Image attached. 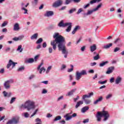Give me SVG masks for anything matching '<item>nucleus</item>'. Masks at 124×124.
Here are the masks:
<instances>
[{
  "label": "nucleus",
  "instance_id": "f257e3e1",
  "mask_svg": "<svg viewBox=\"0 0 124 124\" xmlns=\"http://www.w3.org/2000/svg\"><path fill=\"white\" fill-rule=\"evenodd\" d=\"M54 40L51 41L50 45L52 46L53 50L57 49V44L59 51H62V54H66L64 57L67 58V54L68 52L66 51V47L65 46V38L59 32L54 33L53 36Z\"/></svg>",
  "mask_w": 124,
  "mask_h": 124
},
{
  "label": "nucleus",
  "instance_id": "f03ea898",
  "mask_svg": "<svg viewBox=\"0 0 124 124\" xmlns=\"http://www.w3.org/2000/svg\"><path fill=\"white\" fill-rule=\"evenodd\" d=\"M102 117H104V121H107L108 118H109V113L107 111L103 110V111H98L96 115V118H97V120L98 122H100L101 121V118Z\"/></svg>",
  "mask_w": 124,
  "mask_h": 124
},
{
  "label": "nucleus",
  "instance_id": "7ed1b4c3",
  "mask_svg": "<svg viewBox=\"0 0 124 124\" xmlns=\"http://www.w3.org/2000/svg\"><path fill=\"white\" fill-rule=\"evenodd\" d=\"M23 107H24L25 109H27L28 111H30V110H31V109H34V108H35L34 102L31 101V100H27L25 102L24 105H21L20 108H23Z\"/></svg>",
  "mask_w": 124,
  "mask_h": 124
},
{
  "label": "nucleus",
  "instance_id": "20e7f679",
  "mask_svg": "<svg viewBox=\"0 0 124 124\" xmlns=\"http://www.w3.org/2000/svg\"><path fill=\"white\" fill-rule=\"evenodd\" d=\"M93 93L91 92L88 93V94H85L82 96V99L86 104L88 105L91 103V100L86 98H90L91 96H93Z\"/></svg>",
  "mask_w": 124,
  "mask_h": 124
},
{
  "label": "nucleus",
  "instance_id": "39448f33",
  "mask_svg": "<svg viewBox=\"0 0 124 124\" xmlns=\"http://www.w3.org/2000/svg\"><path fill=\"white\" fill-rule=\"evenodd\" d=\"M87 73L86 70H82L81 72L77 71L76 72V80L78 81L80 80V79H81V77H82V76L87 75Z\"/></svg>",
  "mask_w": 124,
  "mask_h": 124
},
{
  "label": "nucleus",
  "instance_id": "423d86ee",
  "mask_svg": "<svg viewBox=\"0 0 124 124\" xmlns=\"http://www.w3.org/2000/svg\"><path fill=\"white\" fill-rule=\"evenodd\" d=\"M13 83V81H12V79H10L8 80H6L4 83V87L5 89L6 90H8V89H10V84Z\"/></svg>",
  "mask_w": 124,
  "mask_h": 124
},
{
  "label": "nucleus",
  "instance_id": "0eeeda50",
  "mask_svg": "<svg viewBox=\"0 0 124 124\" xmlns=\"http://www.w3.org/2000/svg\"><path fill=\"white\" fill-rule=\"evenodd\" d=\"M19 123V118L16 119L15 117L13 118L11 120H9L6 124H18Z\"/></svg>",
  "mask_w": 124,
  "mask_h": 124
},
{
  "label": "nucleus",
  "instance_id": "6e6552de",
  "mask_svg": "<svg viewBox=\"0 0 124 124\" xmlns=\"http://www.w3.org/2000/svg\"><path fill=\"white\" fill-rule=\"evenodd\" d=\"M62 0H57L54 3H53L52 6L53 7H55V8H57V7H59V6H61V5H62Z\"/></svg>",
  "mask_w": 124,
  "mask_h": 124
},
{
  "label": "nucleus",
  "instance_id": "1a4fd4ad",
  "mask_svg": "<svg viewBox=\"0 0 124 124\" xmlns=\"http://www.w3.org/2000/svg\"><path fill=\"white\" fill-rule=\"evenodd\" d=\"M17 62H14L12 61V60H10L9 61V62L7 65V68L8 69V68H10V67L12 65V68H14V67H15V65L17 64Z\"/></svg>",
  "mask_w": 124,
  "mask_h": 124
},
{
  "label": "nucleus",
  "instance_id": "9d476101",
  "mask_svg": "<svg viewBox=\"0 0 124 124\" xmlns=\"http://www.w3.org/2000/svg\"><path fill=\"white\" fill-rule=\"evenodd\" d=\"M69 23H63V20H61V22L58 24V27H60V28H65V27H67L68 26V24Z\"/></svg>",
  "mask_w": 124,
  "mask_h": 124
},
{
  "label": "nucleus",
  "instance_id": "9b49d317",
  "mask_svg": "<svg viewBox=\"0 0 124 124\" xmlns=\"http://www.w3.org/2000/svg\"><path fill=\"white\" fill-rule=\"evenodd\" d=\"M115 69V67L111 66L108 68L107 71L106 72L107 74H111L114 71Z\"/></svg>",
  "mask_w": 124,
  "mask_h": 124
},
{
  "label": "nucleus",
  "instance_id": "f8f14e48",
  "mask_svg": "<svg viewBox=\"0 0 124 124\" xmlns=\"http://www.w3.org/2000/svg\"><path fill=\"white\" fill-rule=\"evenodd\" d=\"M71 114L72 112L67 113L64 116V118H65L66 121H69V120H71L72 119V116H71Z\"/></svg>",
  "mask_w": 124,
  "mask_h": 124
},
{
  "label": "nucleus",
  "instance_id": "ddd939ff",
  "mask_svg": "<svg viewBox=\"0 0 124 124\" xmlns=\"http://www.w3.org/2000/svg\"><path fill=\"white\" fill-rule=\"evenodd\" d=\"M54 15V12L53 11H47L46 14L45 15V16L46 17H50V16H53Z\"/></svg>",
  "mask_w": 124,
  "mask_h": 124
},
{
  "label": "nucleus",
  "instance_id": "4468645a",
  "mask_svg": "<svg viewBox=\"0 0 124 124\" xmlns=\"http://www.w3.org/2000/svg\"><path fill=\"white\" fill-rule=\"evenodd\" d=\"M75 92H76V89H73L68 93L66 94V96H70V95H73V94L74 93H75Z\"/></svg>",
  "mask_w": 124,
  "mask_h": 124
},
{
  "label": "nucleus",
  "instance_id": "2eb2a0df",
  "mask_svg": "<svg viewBox=\"0 0 124 124\" xmlns=\"http://www.w3.org/2000/svg\"><path fill=\"white\" fill-rule=\"evenodd\" d=\"M102 100H103V97L100 96V97L98 98V99L94 101L93 104L95 105L97 104L98 102H101V101H102Z\"/></svg>",
  "mask_w": 124,
  "mask_h": 124
},
{
  "label": "nucleus",
  "instance_id": "dca6fc26",
  "mask_svg": "<svg viewBox=\"0 0 124 124\" xmlns=\"http://www.w3.org/2000/svg\"><path fill=\"white\" fill-rule=\"evenodd\" d=\"M20 30V26H19V24L16 23L14 25V31H19Z\"/></svg>",
  "mask_w": 124,
  "mask_h": 124
},
{
  "label": "nucleus",
  "instance_id": "f3484780",
  "mask_svg": "<svg viewBox=\"0 0 124 124\" xmlns=\"http://www.w3.org/2000/svg\"><path fill=\"white\" fill-rule=\"evenodd\" d=\"M90 50L92 52H94L96 50V45L93 44V45L90 46Z\"/></svg>",
  "mask_w": 124,
  "mask_h": 124
},
{
  "label": "nucleus",
  "instance_id": "a211bd4d",
  "mask_svg": "<svg viewBox=\"0 0 124 124\" xmlns=\"http://www.w3.org/2000/svg\"><path fill=\"white\" fill-rule=\"evenodd\" d=\"M24 36H19L18 37H14L13 40H14V41H18L19 40H22Z\"/></svg>",
  "mask_w": 124,
  "mask_h": 124
},
{
  "label": "nucleus",
  "instance_id": "6ab92c4d",
  "mask_svg": "<svg viewBox=\"0 0 124 124\" xmlns=\"http://www.w3.org/2000/svg\"><path fill=\"white\" fill-rule=\"evenodd\" d=\"M95 12V11H94V9L93 10H88L86 14H84V15L88 16V15H91V14H93V12Z\"/></svg>",
  "mask_w": 124,
  "mask_h": 124
},
{
  "label": "nucleus",
  "instance_id": "aec40b11",
  "mask_svg": "<svg viewBox=\"0 0 124 124\" xmlns=\"http://www.w3.org/2000/svg\"><path fill=\"white\" fill-rule=\"evenodd\" d=\"M83 103L84 102H83V101H79L77 103V104L75 106V108L77 109V108H78V107H79L80 105H82V104H83Z\"/></svg>",
  "mask_w": 124,
  "mask_h": 124
},
{
  "label": "nucleus",
  "instance_id": "412c9836",
  "mask_svg": "<svg viewBox=\"0 0 124 124\" xmlns=\"http://www.w3.org/2000/svg\"><path fill=\"white\" fill-rule=\"evenodd\" d=\"M68 26V28L66 29V31L67 32H69L71 31V28H72V23H69Z\"/></svg>",
  "mask_w": 124,
  "mask_h": 124
},
{
  "label": "nucleus",
  "instance_id": "4be33fe9",
  "mask_svg": "<svg viewBox=\"0 0 124 124\" xmlns=\"http://www.w3.org/2000/svg\"><path fill=\"white\" fill-rule=\"evenodd\" d=\"M37 37H38V33H36L33 34L31 36V40H33V39H36V38H37Z\"/></svg>",
  "mask_w": 124,
  "mask_h": 124
},
{
  "label": "nucleus",
  "instance_id": "5701e85b",
  "mask_svg": "<svg viewBox=\"0 0 124 124\" xmlns=\"http://www.w3.org/2000/svg\"><path fill=\"white\" fill-rule=\"evenodd\" d=\"M121 81H122V78L120 77H118L115 80V83L117 84H120V83H121Z\"/></svg>",
  "mask_w": 124,
  "mask_h": 124
},
{
  "label": "nucleus",
  "instance_id": "b1692460",
  "mask_svg": "<svg viewBox=\"0 0 124 124\" xmlns=\"http://www.w3.org/2000/svg\"><path fill=\"white\" fill-rule=\"evenodd\" d=\"M88 110H89V107L86 106V107H83L81 109V112L82 113H85V112H86V111H88Z\"/></svg>",
  "mask_w": 124,
  "mask_h": 124
},
{
  "label": "nucleus",
  "instance_id": "393cba45",
  "mask_svg": "<svg viewBox=\"0 0 124 124\" xmlns=\"http://www.w3.org/2000/svg\"><path fill=\"white\" fill-rule=\"evenodd\" d=\"M112 46H113V44L110 43L108 45L104 46L103 48H104V49H109V48H110V47H112Z\"/></svg>",
  "mask_w": 124,
  "mask_h": 124
},
{
  "label": "nucleus",
  "instance_id": "a878e982",
  "mask_svg": "<svg viewBox=\"0 0 124 124\" xmlns=\"http://www.w3.org/2000/svg\"><path fill=\"white\" fill-rule=\"evenodd\" d=\"M79 28H80V27H79V26H76V27L75 28L74 30L72 31V33L73 34H75V33L76 32V31H77V30H78V29H79Z\"/></svg>",
  "mask_w": 124,
  "mask_h": 124
},
{
  "label": "nucleus",
  "instance_id": "bb28decb",
  "mask_svg": "<svg viewBox=\"0 0 124 124\" xmlns=\"http://www.w3.org/2000/svg\"><path fill=\"white\" fill-rule=\"evenodd\" d=\"M101 1V0H92L90 1V4H93V3H95V2H99Z\"/></svg>",
  "mask_w": 124,
  "mask_h": 124
},
{
  "label": "nucleus",
  "instance_id": "cd10ccee",
  "mask_svg": "<svg viewBox=\"0 0 124 124\" xmlns=\"http://www.w3.org/2000/svg\"><path fill=\"white\" fill-rule=\"evenodd\" d=\"M107 63H108V61H106V62H104L102 63H100L99 64V66L100 67H102L103 66H104V65L107 64Z\"/></svg>",
  "mask_w": 124,
  "mask_h": 124
},
{
  "label": "nucleus",
  "instance_id": "c85d7f7f",
  "mask_svg": "<svg viewBox=\"0 0 124 124\" xmlns=\"http://www.w3.org/2000/svg\"><path fill=\"white\" fill-rule=\"evenodd\" d=\"M34 62V59L33 58H30L27 61V62L28 63H32Z\"/></svg>",
  "mask_w": 124,
  "mask_h": 124
},
{
  "label": "nucleus",
  "instance_id": "c756f323",
  "mask_svg": "<svg viewBox=\"0 0 124 124\" xmlns=\"http://www.w3.org/2000/svg\"><path fill=\"white\" fill-rule=\"evenodd\" d=\"M43 42V39H42V38H40L36 42V44H40V43H41Z\"/></svg>",
  "mask_w": 124,
  "mask_h": 124
},
{
  "label": "nucleus",
  "instance_id": "7c9ffc66",
  "mask_svg": "<svg viewBox=\"0 0 124 124\" xmlns=\"http://www.w3.org/2000/svg\"><path fill=\"white\" fill-rule=\"evenodd\" d=\"M101 6H102V4H101V3L98 5L96 8L93 9L94 11H97V10H98V9H99V8H100V7H101Z\"/></svg>",
  "mask_w": 124,
  "mask_h": 124
},
{
  "label": "nucleus",
  "instance_id": "2f4dec72",
  "mask_svg": "<svg viewBox=\"0 0 124 124\" xmlns=\"http://www.w3.org/2000/svg\"><path fill=\"white\" fill-rule=\"evenodd\" d=\"M62 120V117L61 116H57L54 120V122H57V121H60Z\"/></svg>",
  "mask_w": 124,
  "mask_h": 124
},
{
  "label": "nucleus",
  "instance_id": "473e14b6",
  "mask_svg": "<svg viewBox=\"0 0 124 124\" xmlns=\"http://www.w3.org/2000/svg\"><path fill=\"white\" fill-rule=\"evenodd\" d=\"M121 40L120 38H117L116 39H115V41L114 42V43H115V44H117V43H121Z\"/></svg>",
  "mask_w": 124,
  "mask_h": 124
},
{
  "label": "nucleus",
  "instance_id": "72a5a7b5",
  "mask_svg": "<svg viewBox=\"0 0 124 124\" xmlns=\"http://www.w3.org/2000/svg\"><path fill=\"white\" fill-rule=\"evenodd\" d=\"M100 57H99V54H97L96 56H94L93 57V60L94 61H97L98 60H99Z\"/></svg>",
  "mask_w": 124,
  "mask_h": 124
},
{
  "label": "nucleus",
  "instance_id": "f704fd0d",
  "mask_svg": "<svg viewBox=\"0 0 124 124\" xmlns=\"http://www.w3.org/2000/svg\"><path fill=\"white\" fill-rule=\"evenodd\" d=\"M17 51H20V53L23 52V48H22V45H20L18 46Z\"/></svg>",
  "mask_w": 124,
  "mask_h": 124
},
{
  "label": "nucleus",
  "instance_id": "c9c22d12",
  "mask_svg": "<svg viewBox=\"0 0 124 124\" xmlns=\"http://www.w3.org/2000/svg\"><path fill=\"white\" fill-rule=\"evenodd\" d=\"M76 11V8H73L69 11V14H72L73 12H75Z\"/></svg>",
  "mask_w": 124,
  "mask_h": 124
},
{
  "label": "nucleus",
  "instance_id": "e433bc0d",
  "mask_svg": "<svg viewBox=\"0 0 124 124\" xmlns=\"http://www.w3.org/2000/svg\"><path fill=\"white\" fill-rule=\"evenodd\" d=\"M43 69L44 70V72L46 71V69L44 68V67H42L40 69L39 71L40 74H41L42 73V72L43 71Z\"/></svg>",
  "mask_w": 124,
  "mask_h": 124
},
{
  "label": "nucleus",
  "instance_id": "4c0bfd02",
  "mask_svg": "<svg viewBox=\"0 0 124 124\" xmlns=\"http://www.w3.org/2000/svg\"><path fill=\"white\" fill-rule=\"evenodd\" d=\"M7 24H8V22L7 21H4L1 26V28L5 27V26H7Z\"/></svg>",
  "mask_w": 124,
  "mask_h": 124
},
{
  "label": "nucleus",
  "instance_id": "58836bf2",
  "mask_svg": "<svg viewBox=\"0 0 124 124\" xmlns=\"http://www.w3.org/2000/svg\"><path fill=\"white\" fill-rule=\"evenodd\" d=\"M16 100V97H12L11 101L10 102V104H12V103H13V102H14V101H15Z\"/></svg>",
  "mask_w": 124,
  "mask_h": 124
},
{
  "label": "nucleus",
  "instance_id": "ea45409f",
  "mask_svg": "<svg viewBox=\"0 0 124 124\" xmlns=\"http://www.w3.org/2000/svg\"><path fill=\"white\" fill-rule=\"evenodd\" d=\"M51 69H52V66H49L47 68L46 71V73H49V72H50V70H51Z\"/></svg>",
  "mask_w": 124,
  "mask_h": 124
},
{
  "label": "nucleus",
  "instance_id": "a19ab883",
  "mask_svg": "<svg viewBox=\"0 0 124 124\" xmlns=\"http://www.w3.org/2000/svg\"><path fill=\"white\" fill-rule=\"evenodd\" d=\"M22 70H25L24 66H21V67H19L18 69V71H22Z\"/></svg>",
  "mask_w": 124,
  "mask_h": 124
},
{
  "label": "nucleus",
  "instance_id": "79ce46f5",
  "mask_svg": "<svg viewBox=\"0 0 124 124\" xmlns=\"http://www.w3.org/2000/svg\"><path fill=\"white\" fill-rule=\"evenodd\" d=\"M107 83V80H104L103 81H99V83L101 84V85H103L104 84H106Z\"/></svg>",
  "mask_w": 124,
  "mask_h": 124
},
{
  "label": "nucleus",
  "instance_id": "37998d69",
  "mask_svg": "<svg viewBox=\"0 0 124 124\" xmlns=\"http://www.w3.org/2000/svg\"><path fill=\"white\" fill-rule=\"evenodd\" d=\"M79 98H80V96H79V95H77V98H74V102H76V101H77L78 100V99H79Z\"/></svg>",
  "mask_w": 124,
  "mask_h": 124
},
{
  "label": "nucleus",
  "instance_id": "c03bdc74",
  "mask_svg": "<svg viewBox=\"0 0 124 124\" xmlns=\"http://www.w3.org/2000/svg\"><path fill=\"white\" fill-rule=\"evenodd\" d=\"M111 97H112V94H109L106 97V99H109V98H111Z\"/></svg>",
  "mask_w": 124,
  "mask_h": 124
},
{
  "label": "nucleus",
  "instance_id": "a18cd8bd",
  "mask_svg": "<svg viewBox=\"0 0 124 124\" xmlns=\"http://www.w3.org/2000/svg\"><path fill=\"white\" fill-rule=\"evenodd\" d=\"M83 11V9L80 8L77 12V14H80Z\"/></svg>",
  "mask_w": 124,
  "mask_h": 124
},
{
  "label": "nucleus",
  "instance_id": "49530a36",
  "mask_svg": "<svg viewBox=\"0 0 124 124\" xmlns=\"http://www.w3.org/2000/svg\"><path fill=\"white\" fill-rule=\"evenodd\" d=\"M35 77V75H32L30 77H29V80H31V79H33Z\"/></svg>",
  "mask_w": 124,
  "mask_h": 124
},
{
  "label": "nucleus",
  "instance_id": "de8ad7c7",
  "mask_svg": "<svg viewBox=\"0 0 124 124\" xmlns=\"http://www.w3.org/2000/svg\"><path fill=\"white\" fill-rule=\"evenodd\" d=\"M48 52L49 53V54H51L52 53H53V48H52V47H49L48 48Z\"/></svg>",
  "mask_w": 124,
  "mask_h": 124
},
{
  "label": "nucleus",
  "instance_id": "09e8293b",
  "mask_svg": "<svg viewBox=\"0 0 124 124\" xmlns=\"http://www.w3.org/2000/svg\"><path fill=\"white\" fill-rule=\"evenodd\" d=\"M22 10H24V11H25L24 13V14H27V13H28V10L27 9L25 8L24 7H23L22 8Z\"/></svg>",
  "mask_w": 124,
  "mask_h": 124
},
{
  "label": "nucleus",
  "instance_id": "8fccbe9b",
  "mask_svg": "<svg viewBox=\"0 0 124 124\" xmlns=\"http://www.w3.org/2000/svg\"><path fill=\"white\" fill-rule=\"evenodd\" d=\"M71 2V0H66L65 3V4H69Z\"/></svg>",
  "mask_w": 124,
  "mask_h": 124
},
{
  "label": "nucleus",
  "instance_id": "3c124183",
  "mask_svg": "<svg viewBox=\"0 0 124 124\" xmlns=\"http://www.w3.org/2000/svg\"><path fill=\"white\" fill-rule=\"evenodd\" d=\"M37 111H38V109H36L34 112V113L32 115H31V117H33L34 115H36V113H37Z\"/></svg>",
  "mask_w": 124,
  "mask_h": 124
},
{
  "label": "nucleus",
  "instance_id": "603ef678",
  "mask_svg": "<svg viewBox=\"0 0 124 124\" xmlns=\"http://www.w3.org/2000/svg\"><path fill=\"white\" fill-rule=\"evenodd\" d=\"M91 66H94V65H96V62H93L90 63Z\"/></svg>",
  "mask_w": 124,
  "mask_h": 124
},
{
  "label": "nucleus",
  "instance_id": "864d4df0",
  "mask_svg": "<svg viewBox=\"0 0 124 124\" xmlns=\"http://www.w3.org/2000/svg\"><path fill=\"white\" fill-rule=\"evenodd\" d=\"M118 51H120V47H116L114 50V53H116V52H118Z\"/></svg>",
  "mask_w": 124,
  "mask_h": 124
},
{
  "label": "nucleus",
  "instance_id": "5fc2aeb1",
  "mask_svg": "<svg viewBox=\"0 0 124 124\" xmlns=\"http://www.w3.org/2000/svg\"><path fill=\"white\" fill-rule=\"evenodd\" d=\"M29 116H30V115L28 112H25L24 113V117H25V118H29Z\"/></svg>",
  "mask_w": 124,
  "mask_h": 124
},
{
  "label": "nucleus",
  "instance_id": "6e6d98bb",
  "mask_svg": "<svg viewBox=\"0 0 124 124\" xmlns=\"http://www.w3.org/2000/svg\"><path fill=\"white\" fill-rule=\"evenodd\" d=\"M47 47V44L46 43V42H44L43 44V48H46Z\"/></svg>",
  "mask_w": 124,
  "mask_h": 124
},
{
  "label": "nucleus",
  "instance_id": "4d7b16f0",
  "mask_svg": "<svg viewBox=\"0 0 124 124\" xmlns=\"http://www.w3.org/2000/svg\"><path fill=\"white\" fill-rule=\"evenodd\" d=\"M90 4H91L90 3H88L87 4L84 5L83 8H84V9H86V8H87L89 7V6H90Z\"/></svg>",
  "mask_w": 124,
  "mask_h": 124
},
{
  "label": "nucleus",
  "instance_id": "13d9d810",
  "mask_svg": "<svg viewBox=\"0 0 124 124\" xmlns=\"http://www.w3.org/2000/svg\"><path fill=\"white\" fill-rule=\"evenodd\" d=\"M42 65H43V62H42L37 67V70H39V69H40V67H41V66H42Z\"/></svg>",
  "mask_w": 124,
  "mask_h": 124
},
{
  "label": "nucleus",
  "instance_id": "bf43d9fd",
  "mask_svg": "<svg viewBox=\"0 0 124 124\" xmlns=\"http://www.w3.org/2000/svg\"><path fill=\"white\" fill-rule=\"evenodd\" d=\"M3 94H4V96L5 97H6V96H7V94H8L7 92H5V91H3Z\"/></svg>",
  "mask_w": 124,
  "mask_h": 124
},
{
  "label": "nucleus",
  "instance_id": "052dcab7",
  "mask_svg": "<svg viewBox=\"0 0 124 124\" xmlns=\"http://www.w3.org/2000/svg\"><path fill=\"white\" fill-rule=\"evenodd\" d=\"M34 2L33 3V4L34 5H36L37 4V3L38 2V0H34Z\"/></svg>",
  "mask_w": 124,
  "mask_h": 124
},
{
  "label": "nucleus",
  "instance_id": "680f3d73",
  "mask_svg": "<svg viewBox=\"0 0 124 124\" xmlns=\"http://www.w3.org/2000/svg\"><path fill=\"white\" fill-rule=\"evenodd\" d=\"M35 122L36 123H38V122H39V123H41V120L40 119H39V118H37V119H36Z\"/></svg>",
  "mask_w": 124,
  "mask_h": 124
},
{
  "label": "nucleus",
  "instance_id": "e2e57ef3",
  "mask_svg": "<svg viewBox=\"0 0 124 124\" xmlns=\"http://www.w3.org/2000/svg\"><path fill=\"white\" fill-rule=\"evenodd\" d=\"M66 68V66L65 65H64V64H63L62 66L61 70H62Z\"/></svg>",
  "mask_w": 124,
  "mask_h": 124
},
{
  "label": "nucleus",
  "instance_id": "0e129e2a",
  "mask_svg": "<svg viewBox=\"0 0 124 124\" xmlns=\"http://www.w3.org/2000/svg\"><path fill=\"white\" fill-rule=\"evenodd\" d=\"M83 124H86V123H89V119H87L84 120L83 121Z\"/></svg>",
  "mask_w": 124,
  "mask_h": 124
},
{
  "label": "nucleus",
  "instance_id": "69168bd1",
  "mask_svg": "<svg viewBox=\"0 0 124 124\" xmlns=\"http://www.w3.org/2000/svg\"><path fill=\"white\" fill-rule=\"evenodd\" d=\"M85 49H86V46H83L81 48V51H82V52H84V51H85Z\"/></svg>",
  "mask_w": 124,
  "mask_h": 124
},
{
  "label": "nucleus",
  "instance_id": "338daca9",
  "mask_svg": "<svg viewBox=\"0 0 124 124\" xmlns=\"http://www.w3.org/2000/svg\"><path fill=\"white\" fill-rule=\"evenodd\" d=\"M114 81H115V79L114 78H111L110 79V82L111 83H114Z\"/></svg>",
  "mask_w": 124,
  "mask_h": 124
},
{
  "label": "nucleus",
  "instance_id": "774afa93",
  "mask_svg": "<svg viewBox=\"0 0 124 124\" xmlns=\"http://www.w3.org/2000/svg\"><path fill=\"white\" fill-rule=\"evenodd\" d=\"M62 98H63V96H61L58 98L57 100L58 101H60V100L62 99Z\"/></svg>",
  "mask_w": 124,
  "mask_h": 124
}]
</instances>
